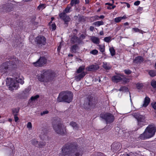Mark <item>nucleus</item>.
<instances>
[{
  "mask_svg": "<svg viewBox=\"0 0 156 156\" xmlns=\"http://www.w3.org/2000/svg\"><path fill=\"white\" fill-rule=\"evenodd\" d=\"M82 152L76 145L68 144L62 148L61 156H81Z\"/></svg>",
  "mask_w": 156,
  "mask_h": 156,
  "instance_id": "1",
  "label": "nucleus"
},
{
  "mask_svg": "<svg viewBox=\"0 0 156 156\" xmlns=\"http://www.w3.org/2000/svg\"><path fill=\"white\" fill-rule=\"evenodd\" d=\"M18 62L17 58H15L9 62L2 63L0 65V72L2 73V76H6L9 72L15 67V65Z\"/></svg>",
  "mask_w": 156,
  "mask_h": 156,
  "instance_id": "2",
  "label": "nucleus"
},
{
  "mask_svg": "<svg viewBox=\"0 0 156 156\" xmlns=\"http://www.w3.org/2000/svg\"><path fill=\"white\" fill-rule=\"evenodd\" d=\"M15 78L16 82L10 78H8L6 79V84L9 87V89L11 90L16 89L19 87L18 83L21 84L24 83L23 77L22 76H20L18 74L15 76Z\"/></svg>",
  "mask_w": 156,
  "mask_h": 156,
  "instance_id": "3",
  "label": "nucleus"
},
{
  "mask_svg": "<svg viewBox=\"0 0 156 156\" xmlns=\"http://www.w3.org/2000/svg\"><path fill=\"white\" fill-rule=\"evenodd\" d=\"M56 76L55 72L51 70H44L41 75L38 76L39 81L44 83H48L52 81Z\"/></svg>",
  "mask_w": 156,
  "mask_h": 156,
  "instance_id": "4",
  "label": "nucleus"
},
{
  "mask_svg": "<svg viewBox=\"0 0 156 156\" xmlns=\"http://www.w3.org/2000/svg\"><path fill=\"white\" fill-rule=\"evenodd\" d=\"M156 131V129L153 125H149L144 132L140 135L139 137L140 139L142 140L151 138L154 135Z\"/></svg>",
  "mask_w": 156,
  "mask_h": 156,
  "instance_id": "5",
  "label": "nucleus"
},
{
  "mask_svg": "<svg viewBox=\"0 0 156 156\" xmlns=\"http://www.w3.org/2000/svg\"><path fill=\"white\" fill-rule=\"evenodd\" d=\"M73 97V94L71 92H61L59 94L57 101L58 102L65 101L69 103L72 101Z\"/></svg>",
  "mask_w": 156,
  "mask_h": 156,
  "instance_id": "6",
  "label": "nucleus"
},
{
  "mask_svg": "<svg viewBox=\"0 0 156 156\" xmlns=\"http://www.w3.org/2000/svg\"><path fill=\"white\" fill-rule=\"evenodd\" d=\"M53 127L55 132L58 134H62L66 132V127L61 122H57Z\"/></svg>",
  "mask_w": 156,
  "mask_h": 156,
  "instance_id": "7",
  "label": "nucleus"
},
{
  "mask_svg": "<svg viewBox=\"0 0 156 156\" xmlns=\"http://www.w3.org/2000/svg\"><path fill=\"white\" fill-rule=\"evenodd\" d=\"M133 115L137 120L138 125L139 128L142 127L144 125L145 122V118L142 115H140L138 113H133Z\"/></svg>",
  "mask_w": 156,
  "mask_h": 156,
  "instance_id": "8",
  "label": "nucleus"
},
{
  "mask_svg": "<svg viewBox=\"0 0 156 156\" xmlns=\"http://www.w3.org/2000/svg\"><path fill=\"white\" fill-rule=\"evenodd\" d=\"M100 117L105 119L107 123L112 122L115 119L114 115L110 113H107L100 115Z\"/></svg>",
  "mask_w": 156,
  "mask_h": 156,
  "instance_id": "9",
  "label": "nucleus"
},
{
  "mask_svg": "<svg viewBox=\"0 0 156 156\" xmlns=\"http://www.w3.org/2000/svg\"><path fill=\"white\" fill-rule=\"evenodd\" d=\"M46 41L45 38L42 36H38L35 39V42L39 46L44 45L46 44Z\"/></svg>",
  "mask_w": 156,
  "mask_h": 156,
  "instance_id": "10",
  "label": "nucleus"
},
{
  "mask_svg": "<svg viewBox=\"0 0 156 156\" xmlns=\"http://www.w3.org/2000/svg\"><path fill=\"white\" fill-rule=\"evenodd\" d=\"M59 16L61 19L64 21L65 24L67 26L68 23L71 20L70 17L67 16L64 12H63L59 14Z\"/></svg>",
  "mask_w": 156,
  "mask_h": 156,
  "instance_id": "11",
  "label": "nucleus"
},
{
  "mask_svg": "<svg viewBox=\"0 0 156 156\" xmlns=\"http://www.w3.org/2000/svg\"><path fill=\"white\" fill-rule=\"evenodd\" d=\"M46 59L44 57H41L36 62L34 63V64L36 66H41L47 62Z\"/></svg>",
  "mask_w": 156,
  "mask_h": 156,
  "instance_id": "12",
  "label": "nucleus"
},
{
  "mask_svg": "<svg viewBox=\"0 0 156 156\" xmlns=\"http://www.w3.org/2000/svg\"><path fill=\"white\" fill-rule=\"evenodd\" d=\"M92 98H91L87 99L84 104V106L86 108H90L92 104Z\"/></svg>",
  "mask_w": 156,
  "mask_h": 156,
  "instance_id": "13",
  "label": "nucleus"
},
{
  "mask_svg": "<svg viewBox=\"0 0 156 156\" xmlns=\"http://www.w3.org/2000/svg\"><path fill=\"white\" fill-rule=\"evenodd\" d=\"M87 74V73L86 72H83L81 73L76 76L75 77V80L77 81H79L81 79L83 78Z\"/></svg>",
  "mask_w": 156,
  "mask_h": 156,
  "instance_id": "14",
  "label": "nucleus"
},
{
  "mask_svg": "<svg viewBox=\"0 0 156 156\" xmlns=\"http://www.w3.org/2000/svg\"><path fill=\"white\" fill-rule=\"evenodd\" d=\"M144 61L143 57L139 56L135 58L133 60V62L135 63H141Z\"/></svg>",
  "mask_w": 156,
  "mask_h": 156,
  "instance_id": "15",
  "label": "nucleus"
},
{
  "mask_svg": "<svg viewBox=\"0 0 156 156\" xmlns=\"http://www.w3.org/2000/svg\"><path fill=\"white\" fill-rule=\"evenodd\" d=\"M99 67L98 65H92L87 68L86 69L88 71H93L97 70Z\"/></svg>",
  "mask_w": 156,
  "mask_h": 156,
  "instance_id": "16",
  "label": "nucleus"
},
{
  "mask_svg": "<svg viewBox=\"0 0 156 156\" xmlns=\"http://www.w3.org/2000/svg\"><path fill=\"white\" fill-rule=\"evenodd\" d=\"M112 79L113 82L118 83L121 80L122 78L119 75H116L112 77Z\"/></svg>",
  "mask_w": 156,
  "mask_h": 156,
  "instance_id": "17",
  "label": "nucleus"
},
{
  "mask_svg": "<svg viewBox=\"0 0 156 156\" xmlns=\"http://www.w3.org/2000/svg\"><path fill=\"white\" fill-rule=\"evenodd\" d=\"M41 134H40V138L43 140H44L47 137V133L46 132V130L44 129L41 131Z\"/></svg>",
  "mask_w": 156,
  "mask_h": 156,
  "instance_id": "18",
  "label": "nucleus"
},
{
  "mask_svg": "<svg viewBox=\"0 0 156 156\" xmlns=\"http://www.w3.org/2000/svg\"><path fill=\"white\" fill-rule=\"evenodd\" d=\"M150 101V98L148 97H146L144 98L142 106L144 107H146L149 104Z\"/></svg>",
  "mask_w": 156,
  "mask_h": 156,
  "instance_id": "19",
  "label": "nucleus"
},
{
  "mask_svg": "<svg viewBox=\"0 0 156 156\" xmlns=\"http://www.w3.org/2000/svg\"><path fill=\"white\" fill-rule=\"evenodd\" d=\"M102 64V67L106 70L110 69L111 68V66L109 63L106 62H104Z\"/></svg>",
  "mask_w": 156,
  "mask_h": 156,
  "instance_id": "20",
  "label": "nucleus"
},
{
  "mask_svg": "<svg viewBox=\"0 0 156 156\" xmlns=\"http://www.w3.org/2000/svg\"><path fill=\"white\" fill-rule=\"evenodd\" d=\"M10 5L9 4H6L2 5V9L3 11L8 12L10 10L9 9Z\"/></svg>",
  "mask_w": 156,
  "mask_h": 156,
  "instance_id": "21",
  "label": "nucleus"
},
{
  "mask_svg": "<svg viewBox=\"0 0 156 156\" xmlns=\"http://www.w3.org/2000/svg\"><path fill=\"white\" fill-rule=\"evenodd\" d=\"M70 42L72 44H74L76 42H79V39L76 36H74L71 38Z\"/></svg>",
  "mask_w": 156,
  "mask_h": 156,
  "instance_id": "22",
  "label": "nucleus"
},
{
  "mask_svg": "<svg viewBox=\"0 0 156 156\" xmlns=\"http://www.w3.org/2000/svg\"><path fill=\"white\" fill-rule=\"evenodd\" d=\"M126 18V16L124 15L122 17H118L115 18L114 19V21L115 23L119 22L122 20H124Z\"/></svg>",
  "mask_w": 156,
  "mask_h": 156,
  "instance_id": "23",
  "label": "nucleus"
},
{
  "mask_svg": "<svg viewBox=\"0 0 156 156\" xmlns=\"http://www.w3.org/2000/svg\"><path fill=\"white\" fill-rule=\"evenodd\" d=\"M91 39L94 43L99 44L100 43L99 39L97 37L93 36L91 37Z\"/></svg>",
  "mask_w": 156,
  "mask_h": 156,
  "instance_id": "24",
  "label": "nucleus"
},
{
  "mask_svg": "<svg viewBox=\"0 0 156 156\" xmlns=\"http://www.w3.org/2000/svg\"><path fill=\"white\" fill-rule=\"evenodd\" d=\"M70 125L74 129L78 130V127L77 124L75 122H70Z\"/></svg>",
  "mask_w": 156,
  "mask_h": 156,
  "instance_id": "25",
  "label": "nucleus"
},
{
  "mask_svg": "<svg viewBox=\"0 0 156 156\" xmlns=\"http://www.w3.org/2000/svg\"><path fill=\"white\" fill-rule=\"evenodd\" d=\"M20 108H13L12 110V113L14 115H17L18 113L19 112Z\"/></svg>",
  "mask_w": 156,
  "mask_h": 156,
  "instance_id": "26",
  "label": "nucleus"
},
{
  "mask_svg": "<svg viewBox=\"0 0 156 156\" xmlns=\"http://www.w3.org/2000/svg\"><path fill=\"white\" fill-rule=\"evenodd\" d=\"M78 46L77 44L73 45L71 48V51L72 52H76V50L78 49Z\"/></svg>",
  "mask_w": 156,
  "mask_h": 156,
  "instance_id": "27",
  "label": "nucleus"
},
{
  "mask_svg": "<svg viewBox=\"0 0 156 156\" xmlns=\"http://www.w3.org/2000/svg\"><path fill=\"white\" fill-rule=\"evenodd\" d=\"M104 24V23L103 21H100L94 22L93 23V24L95 26L99 27L100 25H103Z\"/></svg>",
  "mask_w": 156,
  "mask_h": 156,
  "instance_id": "28",
  "label": "nucleus"
},
{
  "mask_svg": "<svg viewBox=\"0 0 156 156\" xmlns=\"http://www.w3.org/2000/svg\"><path fill=\"white\" fill-rule=\"evenodd\" d=\"M148 73L151 77H154L156 76V71L154 70H150L148 72Z\"/></svg>",
  "mask_w": 156,
  "mask_h": 156,
  "instance_id": "29",
  "label": "nucleus"
},
{
  "mask_svg": "<svg viewBox=\"0 0 156 156\" xmlns=\"http://www.w3.org/2000/svg\"><path fill=\"white\" fill-rule=\"evenodd\" d=\"M109 50L112 56H113L115 54V51L113 47L110 48Z\"/></svg>",
  "mask_w": 156,
  "mask_h": 156,
  "instance_id": "30",
  "label": "nucleus"
},
{
  "mask_svg": "<svg viewBox=\"0 0 156 156\" xmlns=\"http://www.w3.org/2000/svg\"><path fill=\"white\" fill-rule=\"evenodd\" d=\"M79 2V0H71L70 5L72 6L76 5V4H78Z\"/></svg>",
  "mask_w": 156,
  "mask_h": 156,
  "instance_id": "31",
  "label": "nucleus"
},
{
  "mask_svg": "<svg viewBox=\"0 0 156 156\" xmlns=\"http://www.w3.org/2000/svg\"><path fill=\"white\" fill-rule=\"evenodd\" d=\"M85 69V67L83 66H82L80 67L77 70L76 72L78 73H81Z\"/></svg>",
  "mask_w": 156,
  "mask_h": 156,
  "instance_id": "32",
  "label": "nucleus"
},
{
  "mask_svg": "<svg viewBox=\"0 0 156 156\" xmlns=\"http://www.w3.org/2000/svg\"><path fill=\"white\" fill-rule=\"evenodd\" d=\"M119 91H122L124 92H127L129 91L128 88L126 87L123 86L120 87L119 90Z\"/></svg>",
  "mask_w": 156,
  "mask_h": 156,
  "instance_id": "33",
  "label": "nucleus"
},
{
  "mask_svg": "<svg viewBox=\"0 0 156 156\" xmlns=\"http://www.w3.org/2000/svg\"><path fill=\"white\" fill-rule=\"evenodd\" d=\"M99 47V49L100 51L103 53L105 51V46L101 45L99 44L98 45Z\"/></svg>",
  "mask_w": 156,
  "mask_h": 156,
  "instance_id": "34",
  "label": "nucleus"
},
{
  "mask_svg": "<svg viewBox=\"0 0 156 156\" xmlns=\"http://www.w3.org/2000/svg\"><path fill=\"white\" fill-rule=\"evenodd\" d=\"M143 86V83H138L136 84V87L138 89H141Z\"/></svg>",
  "mask_w": 156,
  "mask_h": 156,
  "instance_id": "35",
  "label": "nucleus"
},
{
  "mask_svg": "<svg viewBox=\"0 0 156 156\" xmlns=\"http://www.w3.org/2000/svg\"><path fill=\"white\" fill-rule=\"evenodd\" d=\"M71 8V7L69 6L68 5L65 9L63 12H64L66 13H69L70 12V10Z\"/></svg>",
  "mask_w": 156,
  "mask_h": 156,
  "instance_id": "36",
  "label": "nucleus"
},
{
  "mask_svg": "<svg viewBox=\"0 0 156 156\" xmlns=\"http://www.w3.org/2000/svg\"><path fill=\"white\" fill-rule=\"evenodd\" d=\"M111 37L110 36L105 37L104 40L105 41L108 43L111 41Z\"/></svg>",
  "mask_w": 156,
  "mask_h": 156,
  "instance_id": "37",
  "label": "nucleus"
},
{
  "mask_svg": "<svg viewBox=\"0 0 156 156\" xmlns=\"http://www.w3.org/2000/svg\"><path fill=\"white\" fill-rule=\"evenodd\" d=\"M133 29L135 32H139L140 33L143 34V31L138 28H133Z\"/></svg>",
  "mask_w": 156,
  "mask_h": 156,
  "instance_id": "38",
  "label": "nucleus"
},
{
  "mask_svg": "<svg viewBox=\"0 0 156 156\" xmlns=\"http://www.w3.org/2000/svg\"><path fill=\"white\" fill-rule=\"evenodd\" d=\"M98 53V51L96 49L93 50L90 52V53L94 55H97Z\"/></svg>",
  "mask_w": 156,
  "mask_h": 156,
  "instance_id": "39",
  "label": "nucleus"
},
{
  "mask_svg": "<svg viewBox=\"0 0 156 156\" xmlns=\"http://www.w3.org/2000/svg\"><path fill=\"white\" fill-rule=\"evenodd\" d=\"M45 142H40L39 143V144H38V146L39 147H42L45 146Z\"/></svg>",
  "mask_w": 156,
  "mask_h": 156,
  "instance_id": "40",
  "label": "nucleus"
},
{
  "mask_svg": "<svg viewBox=\"0 0 156 156\" xmlns=\"http://www.w3.org/2000/svg\"><path fill=\"white\" fill-rule=\"evenodd\" d=\"M151 85L154 88L156 89V81L152 80Z\"/></svg>",
  "mask_w": 156,
  "mask_h": 156,
  "instance_id": "41",
  "label": "nucleus"
},
{
  "mask_svg": "<svg viewBox=\"0 0 156 156\" xmlns=\"http://www.w3.org/2000/svg\"><path fill=\"white\" fill-rule=\"evenodd\" d=\"M38 143L36 139H34L32 140V144L34 146H36L37 144H38Z\"/></svg>",
  "mask_w": 156,
  "mask_h": 156,
  "instance_id": "42",
  "label": "nucleus"
},
{
  "mask_svg": "<svg viewBox=\"0 0 156 156\" xmlns=\"http://www.w3.org/2000/svg\"><path fill=\"white\" fill-rule=\"evenodd\" d=\"M39 97V96L38 95H36L34 96H32L31 98V101H34L37 99Z\"/></svg>",
  "mask_w": 156,
  "mask_h": 156,
  "instance_id": "43",
  "label": "nucleus"
},
{
  "mask_svg": "<svg viewBox=\"0 0 156 156\" xmlns=\"http://www.w3.org/2000/svg\"><path fill=\"white\" fill-rule=\"evenodd\" d=\"M121 80H122L123 83H126L129 82V79L126 78H122Z\"/></svg>",
  "mask_w": 156,
  "mask_h": 156,
  "instance_id": "44",
  "label": "nucleus"
},
{
  "mask_svg": "<svg viewBox=\"0 0 156 156\" xmlns=\"http://www.w3.org/2000/svg\"><path fill=\"white\" fill-rule=\"evenodd\" d=\"M51 28L52 29V30H55L56 26L55 23H52L51 25Z\"/></svg>",
  "mask_w": 156,
  "mask_h": 156,
  "instance_id": "45",
  "label": "nucleus"
},
{
  "mask_svg": "<svg viewBox=\"0 0 156 156\" xmlns=\"http://www.w3.org/2000/svg\"><path fill=\"white\" fill-rule=\"evenodd\" d=\"M27 127L28 128L30 129L32 128V125L31 122H29L27 125Z\"/></svg>",
  "mask_w": 156,
  "mask_h": 156,
  "instance_id": "46",
  "label": "nucleus"
},
{
  "mask_svg": "<svg viewBox=\"0 0 156 156\" xmlns=\"http://www.w3.org/2000/svg\"><path fill=\"white\" fill-rule=\"evenodd\" d=\"M95 154L96 156H104L103 154L100 152H98Z\"/></svg>",
  "mask_w": 156,
  "mask_h": 156,
  "instance_id": "47",
  "label": "nucleus"
},
{
  "mask_svg": "<svg viewBox=\"0 0 156 156\" xmlns=\"http://www.w3.org/2000/svg\"><path fill=\"white\" fill-rule=\"evenodd\" d=\"M85 38V36L84 35L82 34L80 35V37L79 38V41H80V40H82L84 39Z\"/></svg>",
  "mask_w": 156,
  "mask_h": 156,
  "instance_id": "48",
  "label": "nucleus"
},
{
  "mask_svg": "<svg viewBox=\"0 0 156 156\" xmlns=\"http://www.w3.org/2000/svg\"><path fill=\"white\" fill-rule=\"evenodd\" d=\"M48 113V111H43L41 113V115H43L46 114H47Z\"/></svg>",
  "mask_w": 156,
  "mask_h": 156,
  "instance_id": "49",
  "label": "nucleus"
},
{
  "mask_svg": "<svg viewBox=\"0 0 156 156\" xmlns=\"http://www.w3.org/2000/svg\"><path fill=\"white\" fill-rule=\"evenodd\" d=\"M125 73L127 74H130L131 73V72L129 70H125Z\"/></svg>",
  "mask_w": 156,
  "mask_h": 156,
  "instance_id": "50",
  "label": "nucleus"
},
{
  "mask_svg": "<svg viewBox=\"0 0 156 156\" xmlns=\"http://www.w3.org/2000/svg\"><path fill=\"white\" fill-rule=\"evenodd\" d=\"M140 3V2L139 1H136L134 3V5H138Z\"/></svg>",
  "mask_w": 156,
  "mask_h": 156,
  "instance_id": "51",
  "label": "nucleus"
},
{
  "mask_svg": "<svg viewBox=\"0 0 156 156\" xmlns=\"http://www.w3.org/2000/svg\"><path fill=\"white\" fill-rule=\"evenodd\" d=\"M14 119H15V121L16 122H17L19 120V118L17 116V115H14Z\"/></svg>",
  "mask_w": 156,
  "mask_h": 156,
  "instance_id": "52",
  "label": "nucleus"
},
{
  "mask_svg": "<svg viewBox=\"0 0 156 156\" xmlns=\"http://www.w3.org/2000/svg\"><path fill=\"white\" fill-rule=\"evenodd\" d=\"M152 105L153 108L154 109L156 110V102H155L153 104L152 103Z\"/></svg>",
  "mask_w": 156,
  "mask_h": 156,
  "instance_id": "53",
  "label": "nucleus"
},
{
  "mask_svg": "<svg viewBox=\"0 0 156 156\" xmlns=\"http://www.w3.org/2000/svg\"><path fill=\"white\" fill-rule=\"evenodd\" d=\"M94 17L95 18V20H99V16H95L94 17Z\"/></svg>",
  "mask_w": 156,
  "mask_h": 156,
  "instance_id": "54",
  "label": "nucleus"
},
{
  "mask_svg": "<svg viewBox=\"0 0 156 156\" xmlns=\"http://www.w3.org/2000/svg\"><path fill=\"white\" fill-rule=\"evenodd\" d=\"M94 29V27L93 26H90V30L91 31H93Z\"/></svg>",
  "mask_w": 156,
  "mask_h": 156,
  "instance_id": "55",
  "label": "nucleus"
},
{
  "mask_svg": "<svg viewBox=\"0 0 156 156\" xmlns=\"http://www.w3.org/2000/svg\"><path fill=\"white\" fill-rule=\"evenodd\" d=\"M105 16L103 15H101L99 16V19H103L104 18Z\"/></svg>",
  "mask_w": 156,
  "mask_h": 156,
  "instance_id": "56",
  "label": "nucleus"
},
{
  "mask_svg": "<svg viewBox=\"0 0 156 156\" xmlns=\"http://www.w3.org/2000/svg\"><path fill=\"white\" fill-rule=\"evenodd\" d=\"M105 5H109L111 6H112L113 5V4L112 3V4L109 3H107L105 4Z\"/></svg>",
  "mask_w": 156,
  "mask_h": 156,
  "instance_id": "57",
  "label": "nucleus"
},
{
  "mask_svg": "<svg viewBox=\"0 0 156 156\" xmlns=\"http://www.w3.org/2000/svg\"><path fill=\"white\" fill-rule=\"evenodd\" d=\"M32 0H23V1L24 2H31Z\"/></svg>",
  "mask_w": 156,
  "mask_h": 156,
  "instance_id": "58",
  "label": "nucleus"
},
{
  "mask_svg": "<svg viewBox=\"0 0 156 156\" xmlns=\"http://www.w3.org/2000/svg\"><path fill=\"white\" fill-rule=\"evenodd\" d=\"M61 48V46L60 45H59L58 48H57L58 51H59L60 50Z\"/></svg>",
  "mask_w": 156,
  "mask_h": 156,
  "instance_id": "59",
  "label": "nucleus"
},
{
  "mask_svg": "<svg viewBox=\"0 0 156 156\" xmlns=\"http://www.w3.org/2000/svg\"><path fill=\"white\" fill-rule=\"evenodd\" d=\"M127 4V6L128 8H129L130 7V5L129 4L127 3H125Z\"/></svg>",
  "mask_w": 156,
  "mask_h": 156,
  "instance_id": "60",
  "label": "nucleus"
},
{
  "mask_svg": "<svg viewBox=\"0 0 156 156\" xmlns=\"http://www.w3.org/2000/svg\"><path fill=\"white\" fill-rule=\"evenodd\" d=\"M100 34L101 35H104V33L103 31H101L100 32Z\"/></svg>",
  "mask_w": 156,
  "mask_h": 156,
  "instance_id": "61",
  "label": "nucleus"
},
{
  "mask_svg": "<svg viewBox=\"0 0 156 156\" xmlns=\"http://www.w3.org/2000/svg\"><path fill=\"white\" fill-rule=\"evenodd\" d=\"M85 1L86 4H88L89 3V0H85Z\"/></svg>",
  "mask_w": 156,
  "mask_h": 156,
  "instance_id": "62",
  "label": "nucleus"
},
{
  "mask_svg": "<svg viewBox=\"0 0 156 156\" xmlns=\"http://www.w3.org/2000/svg\"><path fill=\"white\" fill-rule=\"evenodd\" d=\"M129 24V23L128 22H126L124 23V25L125 26Z\"/></svg>",
  "mask_w": 156,
  "mask_h": 156,
  "instance_id": "63",
  "label": "nucleus"
},
{
  "mask_svg": "<svg viewBox=\"0 0 156 156\" xmlns=\"http://www.w3.org/2000/svg\"><path fill=\"white\" fill-rule=\"evenodd\" d=\"M112 6V9H114L116 7L115 5H113Z\"/></svg>",
  "mask_w": 156,
  "mask_h": 156,
  "instance_id": "64",
  "label": "nucleus"
}]
</instances>
